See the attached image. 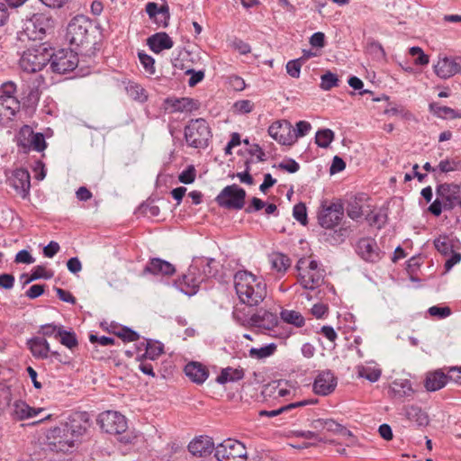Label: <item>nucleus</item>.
I'll return each instance as SVG.
<instances>
[{
	"label": "nucleus",
	"instance_id": "nucleus-26",
	"mask_svg": "<svg viewBox=\"0 0 461 461\" xmlns=\"http://www.w3.org/2000/svg\"><path fill=\"white\" fill-rule=\"evenodd\" d=\"M27 345L35 358L46 359L50 357V347L45 338L34 337L28 340Z\"/></svg>",
	"mask_w": 461,
	"mask_h": 461
},
{
	"label": "nucleus",
	"instance_id": "nucleus-51",
	"mask_svg": "<svg viewBox=\"0 0 461 461\" xmlns=\"http://www.w3.org/2000/svg\"><path fill=\"white\" fill-rule=\"evenodd\" d=\"M52 276H53V273L51 271H48L44 267L36 266L32 270L30 279L31 280H38L41 278L50 279L52 277Z\"/></svg>",
	"mask_w": 461,
	"mask_h": 461
},
{
	"label": "nucleus",
	"instance_id": "nucleus-44",
	"mask_svg": "<svg viewBox=\"0 0 461 461\" xmlns=\"http://www.w3.org/2000/svg\"><path fill=\"white\" fill-rule=\"evenodd\" d=\"M126 91L129 96H131L134 100L140 102H145L147 100V95L145 93V90L139 84L129 83V85L126 86Z\"/></svg>",
	"mask_w": 461,
	"mask_h": 461
},
{
	"label": "nucleus",
	"instance_id": "nucleus-20",
	"mask_svg": "<svg viewBox=\"0 0 461 461\" xmlns=\"http://www.w3.org/2000/svg\"><path fill=\"white\" fill-rule=\"evenodd\" d=\"M145 11L149 17L153 20L158 26L166 28L170 19L169 7L167 4L160 6L157 3L149 2L146 5Z\"/></svg>",
	"mask_w": 461,
	"mask_h": 461
},
{
	"label": "nucleus",
	"instance_id": "nucleus-14",
	"mask_svg": "<svg viewBox=\"0 0 461 461\" xmlns=\"http://www.w3.org/2000/svg\"><path fill=\"white\" fill-rule=\"evenodd\" d=\"M344 206L341 202L331 203L330 205H322L318 213L319 224L325 229H332L344 217Z\"/></svg>",
	"mask_w": 461,
	"mask_h": 461
},
{
	"label": "nucleus",
	"instance_id": "nucleus-58",
	"mask_svg": "<svg viewBox=\"0 0 461 461\" xmlns=\"http://www.w3.org/2000/svg\"><path fill=\"white\" fill-rule=\"evenodd\" d=\"M281 384H282V382L278 381L276 384L274 383L273 384H268V386L267 387V390L270 389V393H274L276 396H278V397H285V396L290 394L291 390L280 387Z\"/></svg>",
	"mask_w": 461,
	"mask_h": 461
},
{
	"label": "nucleus",
	"instance_id": "nucleus-4",
	"mask_svg": "<svg viewBox=\"0 0 461 461\" xmlns=\"http://www.w3.org/2000/svg\"><path fill=\"white\" fill-rule=\"evenodd\" d=\"M53 26L54 21L51 15L45 13L33 14L24 21L20 39L23 40V37H26L32 41H41Z\"/></svg>",
	"mask_w": 461,
	"mask_h": 461
},
{
	"label": "nucleus",
	"instance_id": "nucleus-39",
	"mask_svg": "<svg viewBox=\"0 0 461 461\" xmlns=\"http://www.w3.org/2000/svg\"><path fill=\"white\" fill-rule=\"evenodd\" d=\"M58 339H59V342L63 346L67 347L68 348H69L71 350L73 348H77L78 345V341H77L76 333L72 330H64L63 326L59 331Z\"/></svg>",
	"mask_w": 461,
	"mask_h": 461
},
{
	"label": "nucleus",
	"instance_id": "nucleus-31",
	"mask_svg": "<svg viewBox=\"0 0 461 461\" xmlns=\"http://www.w3.org/2000/svg\"><path fill=\"white\" fill-rule=\"evenodd\" d=\"M390 391L395 397L402 398L411 396L414 393L411 383L408 379H396L390 385Z\"/></svg>",
	"mask_w": 461,
	"mask_h": 461
},
{
	"label": "nucleus",
	"instance_id": "nucleus-43",
	"mask_svg": "<svg viewBox=\"0 0 461 461\" xmlns=\"http://www.w3.org/2000/svg\"><path fill=\"white\" fill-rule=\"evenodd\" d=\"M357 375L370 382H376L381 376V370L371 366H357Z\"/></svg>",
	"mask_w": 461,
	"mask_h": 461
},
{
	"label": "nucleus",
	"instance_id": "nucleus-55",
	"mask_svg": "<svg viewBox=\"0 0 461 461\" xmlns=\"http://www.w3.org/2000/svg\"><path fill=\"white\" fill-rule=\"evenodd\" d=\"M139 59L141 63V65L144 67L145 70L150 74H153L154 71H155V68H154V59L146 54V53H141L140 52L139 53Z\"/></svg>",
	"mask_w": 461,
	"mask_h": 461
},
{
	"label": "nucleus",
	"instance_id": "nucleus-50",
	"mask_svg": "<svg viewBox=\"0 0 461 461\" xmlns=\"http://www.w3.org/2000/svg\"><path fill=\"white\" fill-rule=\"evenodd\" d=\"M293 215L296 221L303 225L307 223V212L306 207L303 203H299L294 206Z\"/></svg>",
	"mask_w": 461,
	"mask_h": 461
},
{
	"label": "nucleus",
	"instance_id": "nucleus-34",
	"mask_svg": "<svg viewBox=\"0 0 461 461\" xmlns=\"http://www.w3.org/2000/svg\"><path fill=\"white\" fill-rule=\"evenodd\" d=\"M244 377V371L242 368H223L221 374L217 376L216 382L220 384H224L228 382H237Z\"/></svg>",
	"mask_w": 461,
	"mask_h": 461
},
{
	"label": "nucleus",
	"instance_id": "nucleus-28",
	"mask_svg": "<svg viewBox=\"0 0 461 461\" xmlns=\"http://www.w3.org/2000/svg\"><path fill=\"white\" fill-rule=\"evenodd\" d=\"M367 201V196L365 194H358L352 196L347 204V215L354 220L357 221L363 215V206L365 202Z\"/></svg>",
	"mask_w": 461,
	"mask_h": 461
},
{
	"label": "nucleus",
	"instance_id": "nucleus-25",
	"mask_svg": "<svg viewBox=\"0 0 461 461\" xmlns=\"http://www.w3.org/2000/svg\"><path fill=\"white\" fill-rule=\"evenodd\" d=\"M402 413L408 420L418 427H426L429 423L428 413L417 405H407L402 408Z\"/></svg>",
	"mask_w": 461,
	"mask_h": 461
},
{
	"label": "nucleus",
	"instance_id": "nucleus-54",
	"mask_svg": "<svg viewBox=\"0 0 461 461\" xmlns=\"http://www.w3.org/2000/svg\"><path fill=\"white\" fill-rule=\"evenodd\" d=\"M195 179V168L194 166H189L186 169L182 171L178 176V180L183 184H192Z\"/></svg>",
	"mask_w": 461,
	"mask_h": 461
},
{
	"label": "nucleus",
	"instance_id": "nucleus-47",
	"mask_svg": "<svg viewBox=\"0 0 461 461\" xmlns=\"http://www.w3.org/2000/svg\"><path fill=\"white\" fill-rule=\"evenodd\" d=\"M303 65V59H296L287 62L286 64V72L287 74L294 77L299 78L301 73V68Z\"/></svg>",
	"mask_w": 461,
	"mask_h": 461
},
{
	"label": "nucleus",
	"instance_id": "nucleus-49",
	"mask_svg": "<svg viewBox=\"0 0 461 461\" xmlns=\"http://www.w3.org/2000/svg\"><path fill=\"white\" fill-rule=\"evenodd\" d=\"M16 85L13 81H7L1 86L0 101L5 99L15 98Z\"/></svg>",
	"mask_w": 461,
	"mask_h": 461
},
{
	"label": "nucleus",
	"instance_id": "nucleus-35",
	"mask_svg": "<svg viewBox=\"0 0 461 461\" xmlns=\"http://www.w3.org/2000/svg\"><path fill=\"white\" fill-rule=\"evenodd\" d=\"M35 135L36 133L33 131L32 127L29 125H23L20 129L16 137L18 146L22 147L24 152H27Z\"/></svg>",
	"mask_w": 461,
	"mask_h": 461
},
{
	"label": "nucleus",
	"instance_id": "nucleus-19",
	"mask_svg": "<svg viewBox=\"0 0 461 461\" xmlns=\"http://www.w3.org/2000/svg\"><path fill=\"white\" fill-rule=\"evenodd\" d=\"M337 385V379L330 370L322 371L315 378L313 391L320 395L331 393Z\"/></svg>",
	"mask_w": 461,
	"mask_h": 461
},
{
	"label": "nucleus",
	"instance_id": "nucleus-11",
	"mask_svg": "<svg viewBox=\"0 0 461 461\" xmlns=\"http://www.w3.org/2000/svg\"><path fill=\"white\" fill-rule=\"evenodd\" d=\"M48 63L53 72L65 74L73 71L77 67L78 58L73 50L62 49L50 53Z\"/></svg>",
	"mask_w": 461,
	"mask_h": 461
},
{
	"label": "nucleus",
	"instance_id": "nucleus-27",
	"mask_svg": "<svg viewBox=\"0 0 461 461\" xmlns=\"http://www.w3.org/2000/svg\"><path fill=\"white\" fill-rule=\"evenodd\" d=\"M147 41L149 49L155 53L169 50L174 45L172 39L166 32H157L149 37Z\"/></svg>",
	"mask_w": 461,
	"mask_h": 461
},
{
	"label": "nucleus",
	"instance_id": "nucleus-36",
	"mask_svg": "<svg viewBox=\"0 0 461 461\" xmlns=\"http://www.w3.org/2000/svg\"><path fill=\"white\" fill-rule=\"evenodd\" d=\"M429 111L438 117L443 119H454L456 117H461V115L458 114L456 110L447 106H442L438 103H431L429 104Z\"/></svg>",
	"mask_w": 461,
	"mask_h": 461
},
{
	"label": "nucleus",
	"instance_id": "nucleus-13",
	"mask_svg": "<svg viewBox=\"0 0 461 461\" xmlns=\"http://www.w3.org/2000/svg\"><path fill=\"white\" fill-rule=\"evenodd\" d=\"M449 376L440 370L427 373L424 379L425 389L428 392L438 391L447 385L448 378L459 382L461 378V367H453L449 370Z\"/></svg>",
	"mask_w": 461,
	"mask_h": 461
},
{
	"label": "nucleus",
	"instance_id": "nucleus-12",
	"mask_svg": "<svg viewBox=\"0 0 461 461\" xmlns=\"http://www.w3.org/2000/svg\"><path fill=\"white\" fill-rule=\"evenodd\" d=\"M203 282V276L199 271V264H195L194 260H193L186 272L175 281V285L184 294L194 295L197 293Z\"/></svg>",
	"mask_w": 461,
	"mask_h": 461
},
{
	"label": "nucleus",
	"instance_id": "nucleus-59",
	"mask_svg": "<svg viewBox=\"0 0 461 461\" xmlns=\"http://www.w3.org/2000/svg\"><path fill=\"white\" fill-rule=\"evenodd\" d=\"M278 167L289 173H295L299 170V164L293 158H289L278 164Z\"/></svg>",
	"mask_w": 461,
	"mask_h": 461
},
{
	"label": "nucleus",
	"instance_id": "nucleus-62",
	"mask_svg": "<svg viewBox=\"0 0 461 461\" xmlns=\"http://www.w3.org/2000/svg\"><path fill=\"white\" fill-rule=\"evenodd\" d=\"M310 44L312 47L322 48L325 45V35L323 32H318L313 33L310 38Z\"/></svg>",
	"mask_w": 461,
	"mask_h": 461
},
{
	"label": "nucleus",
	"instance_id": "nucleus-60",
	"mask_svg": "<svg viewBox=\"0 0 461 461\" xmlns=\"http://www.w3.org/2000/svg\"><path fill=\"white\" fill-rule=\"evenodd\" d=\"M253 104L249 100H240L237 101L234 104V108L236 111L242 113H250L253 109Z\"/></svg>",
	"mask_w": 461,
	"mask_h": 461
},
{
	"label": "nucleus",
	"instance_id": "nucleus-37",
	"mask_svg": "<svg viewBox=\"0 0 461 461\" xmlns=\"http://www.w3.org/2000/svg\"><path fill=\"white\" fill-rule=\"evenodd\" d=\"M280 317L285 322L292 324L297 328H301L305 324L303 316L296 311L283 310L280 312Z\"/></svg>",
	"mask_w": 461,
	"mask_h": 461
},
{
	"label": "nucleus",
	"instance_id": "nucleus-52",
	"mask_svg": "<svg viewBox=\"0 0 461 461\" xmlns=\"http://www.w3.org/2000/svg\"><path fill=\"white\" fill-rule=\"evenodd\" d=\"M46 146L47 144L45 141L44 135L41 132H37L32 140V142H31L28 151L35 150L41 152L46 149Z\"/></svg>",
	"mask_w": 461,
	"mask_h": 461
},
{
	"label": "nucleus",
	"instance_id": "nucleus-24",
	"mask_svg": "<svg viewBox=\"0 0 461 461\" xmlns=\"http://www.w3.org/2000/svg\"><path fill=\"white\" fill-rule=\"evenodd\" d=\"M214 444L209 437H199L192 440L188 445L189 452L199 457H205L212 454Z\"/></svg>",
	"mask_w": 461,
	"mask_h": 461
},
{
	"label": "nucleus",
	"instance_id": "nucleus-53",
	"mask_svg": "<svg viewBox=\"0 0 461 461\" xmlns=\"http://www.w3.org/2000/svg\"><path fill=\"white\" fill-rule=\"evenodd\" d=\"M312 125L306 121H300L296 123V127L293 128V133L295 135V140L303 137L310 132Z\"/></svg>",
	"mask_w": 461,
	"mask_h": 461
},
{
	"label": "nucleus",
	"instance_id": "nucleus-63",
	"mask_svg": "<svg viewBox=\"0 0 461 461\" xmlns=\"http://www.w3.org/2000/svg\"><path fill=\"white\" fill-rule=\"evenodd\" d=\"M44 293V285H33L25 293L26 296L30 299H35Z\"/></svg>",
	"mask_w": 461,
	"mask_h": 461
},
{
	"label": "nucleus",
	"instance_id": "nucleus-30",
	"mask_svg": "<svg viewBox=\"0 0 461 461\" xmlns=\"http://www.w3.org/2000/svg\"><path fill=\"white\" fill-rule=\"evenodd\" d=\"M195 264L199 265V271L203 276V282L208 279L216 276L218 273V263L214 258H196L194 259Z\"/></svg>",
	"mask_w": 461,
	"mask_h": 461
},
{
	"label": "nucleus",
	"instance_id": "nucleus-40",
	"mask_svg": "<svg viewBox=\"0 0 461 461\" xmlns=\"http://www.w3.org/2000/svg\"><path fill=\"white\" fill-rule=\"evenodd\" d=\"M31 411V406L24 402L19 401L14 404L13 415L15 419L23 420L32 418Z\"/></svg>",
	"mask_w": 461,
	"mask_h": 461
},
{
	"label": "nucleus",
	"instance_id": "nucleus-1",
	"mask_svg": "<svg viewBox=\"0 0 461 461\" xmlns=\"http://www.w3.org/2000/svg\"><path fill=\"white\" fill-rule=\"evenodd\" d=\"M88 426L87 415L77 412L69 416L68 421L50 429L47 433L50 447L57 452H68L82 436Z\"/></svg>",
	"mask_w": 461,
	"mask_h": 461
},
{
	"label": "nucleus",
	"instance_id": "nucleus-8",
	"mask_svg": "<svg viewBox=\"0 0 461 461\" xmlns=\"http://www.w3.org/2000/svg\"><path fill=\"white\" fill-rule=\"evenodd\" d=\"M299 271V283L304 289L314 290L323 282V271L319 268L316 260L301 258L296 265Z\"/></svg>",
	"mask_w": 461,
	"mask_h": 461
},
{
	"label": "nucleus",
	"instance_id": "nucleus-10",
	"mask_svg": "<svg viewBox=\"0 0 461 461\" xmlns=\"http://www.w3.org/2000/svg\"><path fill=\"white\" fill-rule=\"evenodd\" d=\"M246 191L238 185L225 186L216 197L217 203L223 208L240 210L245 204Z\"/></svg>",
	"mask_w": 461,
	"mask_h": 461
},
{
	"label": "nucleus",
	"instance_id": "nucleus-64",
	"mask_svg": "<svg viewBox=\"0 0 461 461\" xmlns=\"http://www.w3.org/2000/svg\"><path fill=\"white\" fill-rule=\"evenodd\" d=\"M435 248L442 254H447L449 250V245L447 243V238L446 236L439 237L434 241Z\"/></svg>",
	"mask_w": 461,
	"mask_h": 461
},
{
	"label": "nucleus",
	"instance_id": "nucleus-21",
	"mask_svg": "<svg viewBox=\"0 0 461 461\" xmlns=\"http://www.w3.org/2000/svg\"><path fill=\"white\" fill-rule=\"evenodd\" d=\"M175 272L176 267L171 263L158 258L149 259L143 269V274L161 276H169L174 275Z\"/></svg>",
	"mask_w": 461,
	"mask_h": 461
},
{
	"label": "nucleus",
	"instance_id": "nucleus-16",
	"mask_svg": "<svg viewBox=\"0 0 461 461\" xmlns=\"http://www.w3.org/2000/svg\"><path fill=\"white\" fill-rule=\"evenodd\" d=\"M434 72L442 79L454 77L461 72V58L439 56L437 63L434 65Z\"/></svg>",
	"mask_w": 461,
	"mask_h": 461
},
{
	"label": "nucleus",
	"instance_id": "nucleus-2",
	"mask_svg": "<svg viewBox=\"0 0 461 461\" xmlns=\"http://www.w3.org/2000/svg\"><path fill=\"white\" fill-rule=\"evenodd\" d=\"M234 286L240 303L254 307L267 296V284L263 277L247 270H240L234 276Z\"/></svg>",
	"mask_w": 461,
	"mask_h": 461
},
{
	"label": "nucleus",
	"instance_id": "nucleus-3",
	"mask_svg": "<svg viewBox=\"0 0 461 461\" xmlns=\"http://www.w3.org/2000/svg\"><path fill=\"white\" fill-rule=\"evenodd\" d=\"M95 26L85 15H77L71 19L68 27L66 38L71 46L85 47L95 44Z\"/></svg>",
	"mask_w": 461,
	"mask_h": 461
},
{
	"label": "nucleus",
	"instance_id": "nucleus-38",
	"mask_svg": "<svg viewBox=\"0 0 461 461\" xmlns=\"http://www.w3.org/2000/svg\"><path fill=\"white\" fill-rule=\"evenodd\" d=\"M277 346L275 343L267 344L259 348H251L249 351V356L255 359H264L273 356L276 351Z\"/></svg>",
	"mask_w": 461,
	"mask_h": 461
},
{
	"label": "nucleus",
	"instance_id": "nucleus-15",
	"mask_svg": "<svg viewBox=\"0 0 461 461\" xmlns=\"http://www.w3.org/2000/svg\"><path fill=\"white\" fill-rule=\"evenodd\" d=\"M437 196L443 201L444 210L450 211L456 205L461 207V188L455 184H441L437 187Z\"/></svg>",
	"mask_w": 461,
	"mask_h": 461
},
{
	"label": "nucleus",
	"instance_id": "nucleus-42",
	"mask_svg": "<svg viewBox=\"0 0 461 461\" xmlns=\"http://www.w3.org/2000/svg\"><path fill=\"white\" fill-rule=\"evenodd\" d=\"M334 139V132L330 129L318 131L315 135V142L321 148H328Z\"/></svg>",
	"mask_w": 461,
	"mask_h": 461
},
{
	"label": "nucleus",
	"instance_id": "nucleus-41",
	"mask_svg": "<svg viewBox=\"0 0 461 461\" xmlns=\"http://www.w3.org/2000/svg\"><path fill=\"white\" fill-rule=\"evenodd\" d=\"M163 344L158 341H147L144 357L155 360L163 353Z\"/></svg>",
	"mask_w": 461,
	"mask_h": 461
},
{
	"label": "nucleus",
	"instance_id": "nucleus-57",
	"mask_svg": "<svg viewBox=\"0 0 461 461\" xmlns=\"http://www.w3.org/2000/svg\"><path fill=\"white\" fill-rule=\"evenodd\" d=\"M429 313L431 316L443 319L451 314V310L449 307L432 306L429 309Z\"/></svg>",
	"mask_w": 461,
	"mask_h": 461
},
{
	"label": "nucleus",
	"instance_id": "nucleus-18",
	"mask_svg": "<svg viewBox=\"0 0 461 461\" xmlns=\"http://www.w3.org/2000/svg\"><path fill=\"white\" fill-rule=\"evenodd\" d=\"M357 255L367 262H377L382 258V253L375 240L370 238L360 239L356 247Z\"/></svg>",
	"mask_w": 461,
	"mask_h": 461
},
{
	"label": "nucleus",
	"instance_id": "nucleus-6",
	"mask_svg": "<svg viewBox=\"0 0 461 461\" xmlns=\"http://www.w3.org/2000/svg\"><path fill=\"white\" fill-rule=\"evenodd\" d=\"M50 51L43 44L35 45L23 51L20 60V68L27 73L41 70L48 64Z\"/></svg>",
	"mask_w": 461,
	"mask_h": 461
},
{
	"label": "nucleus",
	"instance_id": "nucleus-22",
	"mask_svg": "<svg viewBox=\"0 0 461 461\" xmlns=\"http://www.w3.org/2000/svg\"><path fill=\"white\" fill-rule=\"evenodd\" d=\"M30 179L29 172L26 169L19 168L14 171L9 182L10 185L14 187L19 194L25 197L30 191Z\"/></svg>",
	"mask_w": 461,
	"mask_h": 461
},
{
	"label": "nucleus",
	"instance_id": "nucleus-23",
	"mask_svg": "<svg viewBox=\"0 0 461 461\" xmlns=\"http://www.w3.org/2000/svg\"><path fill=\"white\" fill-rule=\"evenodd\" d=\"M250 325L270 330L278 323V317L276 313L260 310L254 313L249 319Z\"/></svg>",
	"mask_w": 461,
	"mask_h": 461
},
{
	"label": "nucleus",
	"instance_id": "nucleus-45",
	"mask_svg": "<svg viewBox=\"0 0 461 461\" xmlns=\"http://www.w3.org/2000/svg\"><path fill=\"white\" fill-rule=\"evenodd\" d=\"M338 83V76L330 71H327L321 77L320 86L322 90L329 91L331 88L337 86Z\"/></svg>",
	"mask_w": 461,
	"mask_h": 461
},
{
	"label": "nucleus",
	"instance_id": "nucleus-61",
	"mask_svg": "<svg viewBox=\"0 0 461 461\" xmlns=\"http://www.w3.org/2000/svg\"><path fill=\"white\" fill-rule=\"evenodd\" d=\"M14 261L16 263L32 264L35 261V259L32 258L29 251L23 249L16 254Z\"/></svg>",
	"mask_w": 461,
	"mask_h": 461
},
{
	"label": "nucleus",
	"instance_id": "nucleus-17",
	"mask_svg": "<svg viewBox=\"0 0 461 461\" xmlns=\"http://www.w3.org/2000/svg\"><path fill=\"white\" fill-rule=\"evenodd\" d=\"M268 134L283 145H292L295 142L293 126L288 121H276L268 128Z\"/></svg>",
	"mask_w": 461,
	"mask_h": 461
},
{
	"label": "nucleus",
	"instance_id": "nucleus-48",
	"mask_svg": "<svg viewBox=\"0 0 461 461\" xmlns=\"http://www.w3.org/2000/svg\"><path fill=\"white\" fill-rule=\"evenodd\" d=\"M442 173H448L461 169V161L455 159L441 160L438 166Z\"/></svg>",
	"mask_w": 461,
	"mask_h": 461
},
{
	"label": "nucleus",
	"instance_id": "nucleus-7",
	"mask_svg": "<svg viewBox=\"0 0 461 461\" xmlns=\"http://www.w3.org/2000/svg\"><path fill=\"white\" fill-rule=\"evenodd\" d=\"M212 137L208 122L198 118L191 120L185 127V139L188 146L195 149H204Z\"/></svg>",
	"mask_w": 461,
	"mask_h": 461
},
{
	"label": "nucleus",
	"instance_id": "nucleus-5",
	"mask_svg": "<svg viewBox=\"0 0 461 461\" xmlns=\"http://www.w3.org/2000/svg\"><path fill=\"white\" fill-rule=\"evenodd\" d=\"M97 421L104 432L119 436V441L131 442V437L127 432V420L121 413L112 411L103 412L99 415Z\"/></svg>",
	"mask_w": 461,
	"mask_h": 461
},
{
	"label": "nucleus",
	"instance_id": "nucleus-29",
	"mask_svg": "<svg viewBox=\"0 0 461 461\" xmlns=\"http://www.w3.org/2000/svg\"><path fill=\"white\" fill-rule=\"evenodd\" d=\"M185 373L193 382L203 384L208 377V371L198 363H189L185 366Z\"/></svg>",
	"mask_w": 461,
	"mask_h": 461
},
{
	"label": "nucleus",
	"instance_id": "nucleus-33",
	"mask_svg": "<svg viewBox=\"0 0 461 461\" xmlns=\"http://www.w3.org/2000/svg\"><path fill=\"white\" fill-rule=\"evenodd\" d=\"M317 402V400L315 399H311V400H303V401H300V402H293V403H289V404H286V405H284L276 410H272V411H259V415L260 416H267V417H269V418H272V417H276L279 414H282L284 412H286L288 411H291L293 409H295V408H298V407H303V406H306V405H309V404H315Z\"/></svg>",
	"mask_w": 461,
	"mask_h": 461
},
{
	"label": "nucleus",
	"instance_id": "nucleus-32",
	"mask_svg": "<svg viewBox=\"0 0 461 461\" xmlns=\"http://www.w3.org/2000/svg\"><path fill=\"white\" fill-rule=\"evenodd\" d=\"M268 262L273 270L278 273H285L291 265L290 258L283 253L273 252L268 256Z\"/></svg>",
	"mask_w": 461,
	"mask_h": 461
},
{
	"label": "nucleus",
	"instance_id": "nucleus-46",
	"mask_svg": "<svg viewBox=\"0 0 461 461\" xmlns=\"http://www.w3.org/2000/svg\"><path fill=\"white\" fill-rule=\"evenodd\" d=\"M62 328V325H56L54 323H47L40 326L38 333L41 335V338H59V331Z\"/></svg>",
	"mask_w": 461,
	"mask_h": 461
},
{
	"label": "nucleus",
	"instance_id": "nucleus-9",
	"mask_svg": "<svg viewBox=\"0 0 461 461\" xmlns=\"http://www.w3.org/2000/svg\"><path fill=\"white\" fill-rule=\"evenodd\" d=\"M218 461H243L247 457V448L239 440L227 438L215 447Z\"/></svg>",
	"mask_w": 461,
	"mask_h": 461
},
{
	"label": "nucleus",
	"instance_id": "nucleus-56",
	"mask_svg": "<svg viewBox=\"0 0 461 461\" xmlns=\"http://www.w3.org/2000/svg\"><path fill=\"white\" fill-rule=\"evenodd\" d=\"M116 334L123 341L131 342L139 339L138 333L127 327L122 328Z\"/></svg>",
	"mask_w": 461,
	"mask_h": 461
}]
</instances>
